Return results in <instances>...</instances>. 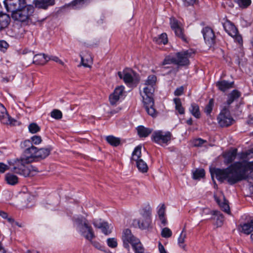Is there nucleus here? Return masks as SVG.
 Wrapping results in <instances>:
<instances>
[{
    "instance_id": "f257e3e1",
    "label": "nucleus",
    "mask_w": 253,
    "mask_h": 253,
    "mask_svg": "<svg viewBox=\"0 0 253 253\" xmlns=\"http://www.w3.org/2000/svg\"><path fill=\"white\" fill-rule=\"evenodd\" d=\"M50 152V149L49 148L38 149L32 145L25 149L22 157L15 161L13 171L25 177L33 175L35 171L34 167L29 163L32 162L35 158H45Z\"/></svg>"
},
{
    "instance_id": "f03ea898",
    "label": "nucleus",
    "mask_w": 253,
    "mask_h": 253,
    "mask_svg": "<svg viewBox=\"0 0 253 253\" xmlns=\"http://www.w3.org/2000/svg\"><path fill=\"white\" fill-rule=\"evenodd\" d=\"M253 170V161L235 162L225 169H216L214 170L216 178L222 182L227 180L231 185L246 179L248 171Z\"/></svg>"
},
{
    "instance_id": "7ed1b4c3",
    "label": "nucleus",
    "mask_w": 253,
    "mask_h": 253,
    "mask_svg": "<svg viewBox=\"0 0 253 253\" xmlns=\"http://www.w3.org/2000/svg\"><path fill=\"white\" fill-rule=\"evenodd\" d=\"M156 79V77L155 75L149 76L143 84V91L141 94L145 110L148 114L153 117H155L157 115V112L154 107V101L153 99L154 85Z\"/></svg>"
},
{
    "instance_id": "20e7f679",
    "label": "nucleus",
    "mask_w": 253,
    "mask_h": 253,
    "mask_svg": "<svg viewBox=\"0 0 253 253\" xmlns=\"http://www.w3.org/2000/svg\"><path fill=\"white\" fill-rule=\"evenodd\" d=\"M122 240L123 246L127 249L128 253H129L130 251L129 244L131 245L135 253H144V249L139 239L135 237L129 229H126L123 231Z\"/></svg>"
},
{
    "instance_id": "39448f33",
    "label": "nucleus",
    "mask_w": 253,
    "mask_h": 253,
    "mask_svg": "<svg viewBox=\"0 0 253 253\" xmlns=\"http://www.w3.org/2000/svg\"><path fill=\"white\" fill-rule=\"evenodd\" d=\"M77 230L86 239L91 241L94 237L93 230L88 220L83 216H77L73 219Z\"/></svg>"
},
{
    "instance_id": "423d86ee",
    "label": "nucleus",
    "mask_w": 253,
    "mask_h": 253,
    "mask_svg": "<svg viewBox=\"0 0 253 253\" xmlns=\"http://www.w3.org/2000/svg\"><path fill=\"white\" fill-rule=\"evenodd\" d=\"M194 52L192 50H187L177 52L175 56L169 55L165 57L162 65L174 64L178 66H186L189 64V58Z\"/></svg>"
},
{
    "instance_id": "0eeeda50",
    "label": "nucleus",
    "mask_w": 253,
    "mask_h": 253,
    "mask_svg": "<svg viewBox=\"0 0 253 253\" xmlns=\"http://www.w3.org/2000/svg\"><path fill=\"white\" fill-rule=\"evenodd\" d=\"M34 11V8L32 5L26 4L24 8H22L21 9L11 14V17L14 20L25 22L29 20Z\"/></svg>"
},
{
    "instance_id": "6e6552de",
    "label": "nucleus",
    "mask_w": 253,
    "mask_h": 253,
    "mask_svg": "<svg viewBox=\"0 0 253 253\" xmlns=\"http://www.w3.org/2000/svg\"><path fill=\"white\" fill-rule=\"evenodd\" d=\"M172 134L169 131L157 130L153 132L152 139L155 143L163 145H167L171 140Z\"/></svg>"
},
{
    "instance_id": "1a4fd4ad",
    "label": "nucleus",
    "mask_w": 253,
    "mask_h": 253,
    "mask_svg": "<svg viewBox=\"0 0 253 253\" xmlns=\"http://www.w3.org/2000/svg\"><path fill=\"white\" fill-rule=\"evenodd\" d=\"M4 6L8 12L14 13L26 6V0H4Z\"/></svg>"
},
{
    "instance_id": "9d476101",
    "label": "nucleus",
    "mask_w": 253,
    "mask_h": 253,
    "mask_svg": "<svg viewBox=\"0 0 253 253\" xmlns=\"http://www.w3.org/2000/svg\"><path fill=\"white\" fill-rule=\"evenodd\" d=\"M217 119L219 125L222 127L228 126L232 125L234 121L229 110L226 108L221 111Z\"/></svg>"
},
{
    "instance_id": "9b49d317",
    "label": "nucleus",
    "mask_w": 253,
    "mask_h": 253,
    "mask_svg": "<svg viewBox=\"0 0 253 253\" xmlns=\"http://www.w3.org/2000/svg\"><path fill=\"white\" fill-rule=\"evenodd\" d=\"M151 210H144L142 217L137 221L139 227L142 229H147L151 227Z\"/></svg>"
},
{
    "instance_id": "f8f14e48",
    "label": "nucleus",
    "mask_w": 253,
    "mask_h": 253,
    "mask_svg": "<svg viewBox=\"0 0 253 253\" xmlns=\"http://www.w3.org/2000/svg\"><path fill=\"white\" fill-rule=\"evenodd\" d=\"M202 33L205 42L211 46L215 42V35L213 30L209 27H205L202 30Z\"/></svg>"
},
{
    "instance_id": "ddd939ff",
    "label": "nucleus",
    "mask_w": 253,
    "mask_h": 253,
    "mask_svg": "<svg viewBox=\"0 0 253 253\" xmlns=\"http://www.w3.org/2000/svg\"><path fill=\"white\" fill-rule=\"evenodd\" d=\"M125 87L123 85L116 87L114 92L110 95L109 99L111 104L113 105L124 96Z\"/></svg>"
},
{
    "instance_id": "4468645a",
    "label": "nucleus",
    "mask_w": 253,
    "mask_h": 253,
    "mask_svg": "<svg viewBox=\"0 0 253 253\" xmlns=\"http://www.w3.org/2000/svg\"><path fill=\"white\" fill-rule=\"evenodd\" d=\"M0 121L6 125H14V122H15L9 117L6 108L1 103H0Z\"/></svg>"
},
{
    "instance_id": "2eb2a0df",
    "label": "nucleus",
    "mask_w": 253,
    "mask_h": 253,
    "mask_svg": "<svg viewBox=\"0 0 253 253\" xmlns=\"http://www.w3.org/2000/svg\"><path fill=\"white\" fill-rule=\"evenodd\" d=\"M118 75L120 79H123L126 84L132 83L134 81V73L131 70H124L122 72H119Z\"/></svg>"
},
{
    "instance_id": "dca6fc26",
    "label": "nucleus",
    "mask_w": 253,
    "mask_h": 253,
    "mask_svg": "<svg viewBox=\"0 0 253 253\" xmlns=\"http://www.w3.org/2000/svg\"><path fill=\"white\" fill-rule=\"evenodd\" d=\"M239 232L249 235L253 231V220L240 224L238 227Z\"/></svg>"
},
{
    "instance_id": "f3484780",
    "label": "nucleus",
    "mask_w": 253,
    "mask_h": 253,
    "mask_svg": "<svg viewBox=\"0 0 253 253\" xmlns=\"http://www.w3.org/2000/svg\"><path fill=\"white\" fill-rule=\"evenodd\" d=\"M214 198L222 210L226 213L229 214L230 212V208L228 203V201L225 199L224 196L223 195L221 196V200H223L222 202H221L220 200H219L216 195L214 196Z\"/></svg>"
},
{
    "instance_id": "a211bd4d",
    "label": "nucleus",
    "mask_w": 253,
    "mask_h": 253,
    "mask_svg": "<svg viewBox=\"0 0 253 253\" xmlns=\"http://www.w3.org/2000/svg\"><path fill=\"white\" fill-rule=\"evenodd\" d=\"M223 26L225 31L231 37L236 35L238 30L235 25H234L231 22L226 21L223 24Z\"/></svg>"
},
{
    "instance_id": "6ab92c4d",
    "label": "nucleus",
    "mask_w": 253,
    "mask_h": 253,
    "mask_svg": "<svg viewBox=\"0 0 253 253\" xmlns=\"http://www.w3.org/2000/svg\"><path fill=\"white\" fill-rule=\"evenodd\" d=\"M93 225L98 228H101L102 232L105 235H108L111 232V226L106 222H94Z\"/></svg>"
},
{
    "instance_id": "aec40b11",
    "label": "nucleus",
    "mask_w": 253,
    "mask_h": 253,
    "mask_svg": "<svg viewBox=\"0 0 253 253\" xmlns=\"http://www.w3.org/2000/svg\"><path fill=\"white\" fill-rule=\"evenodd\" d=\"M34 3L37 8L46 9L54 4V0H35Z\"/></svg>"
},
{
    "instance_id": "412c9836",
    "label": "nucleus",
    "mask_w": 253,
    "mask_h": 253,
    "mask_svg": "<svg viewBox=\"0 0 253 253\" xmlns=\"http://www.w3.org/2000/svg\"><path fill=\"white\" fill-rule=\"evenodd\" d=\"M50 59V57L44 54H36L34 57L33 62L36 64L43 65Z\"/></svg>"
},
{
    "instance_id": "4be33fe9",
    "label": "nucleus",
    "mask_w": 253,
    "mask_h": 253,
    "mask_svg": "<svg viewBox=\"0 0 253 253\" xmlns=\"http://www.w3.org/2000/svg\"><path fill=\"white\" fill-rule=\"evenodd\" d=\"M10 22V18L8 14L0 13V31L8 27Z\"/></svg>"
},
{
    "instance_id": "5701e85b",
    "label": "nucleus",
    "mask_w": 253,
    "mask_h": 253,
    "mask_svg": "<svg viewBox=\"0 0 253 253\" xmlns=\"http://www.w3.org/2000/svg\"><path fill=\"white\" fill-rule=\"evenodd\" d=\"M237 155V149H234L224 155L225 163L227 164L233 162Z\"/></svg>"
},
{
    "instance_id": "b1692460",
    "label": "nucleus",
    "mask_w": 253,
    "mask_h": 253,
    "mask_svg": "<svg viewBox=\"0 0 253 253\" xmlns=\"http://www.w3.org/2000/svg\"><path fill=\"white\" fill-rule=\"evenodd\" d=\"M233 82L229 83L226 81H218L216 83V86L218 89L224 91L233 87Z\"/></svg>"
},
{
    "instance_id": "393cba45",
    "label": "nucleus",
    "mask_w": 253,
    "mask_h": 253,
    "mask_svg": "<svg viewBox=\"0 0 253 253\" xmlns=\"http://www.w3.org/2000/svg\"><path fill=\"white\" fill-rule=\"evenodd\" d=\"M141 156V146L138 145L135 148L132 153L131 162L133 163L134 162L138 161L140 160Z\"/></svg>"
},
{
    "instance_id": "a878e982",
    "label": "nucleus",
    "mask_w": 253,
    "mask_h": 253,
    "mask_svg": "<svg viewBox=\"0 0 253 253\" xmlns=\"http://www.w3.org/2000/svg\"><path fill=\"white\" fill-rule=\"evenodd\" d=\"M138 134L141 137L148 136L152 131V129L143 126H139L137 128Z\"/></svg>"
},
{
    "instance_id": "bb28decb",
    "label": "nucleus",
    "mask_w": 253,
    "mask_h": 253,
    "mask_svg": "<svg viewBox=\"0 0 253 253\" xmlns=\"http://www.w3.org/2000/svg\"><path fill=\"white\" fill-rule=\"evenodd\" d=\"M7 183L10 185H14L18 183V178L13 174L8 173L5 176Z\"/></svg>"
},
{
    "instance_id": "cd10ccee",
    "label": "nucleus",
    "mask_w": 253,
    "mask_h": 253,
    "mask_svg": "<svg viewBox=\"0 0 253 253\" xmlns=\"http://www.w3.org/2000/svg\"><path fill=\"white\" fill-rule=\"evenodd\" d=\"M173 102L175 104V109L179 114H184L185 113V109L182 105L181 100L179 98H175L173 99Z\"/></svg>"
},
{
    "instance_id": "c85d7f7f",
    "label": "nucleus",
    "mask_w": 253,
    "mask_h": 253,
    "mask_svg": "<svg viewBox=\"0 0 253 253\" xmlns=\"http://www.w3.org/2000/svg\"><path fill=\"white\" fill-rule=\"evenodd\" d=\"M135 162L136 163L137 168L140 172L145 173L148 171V167L147 164L142 159H140Z\"/></svg>"
},
{
    "instance_id": "c756f323",
    "label": "nucleus",
    "mask_w": 253,
    "mask_h": 253,
    "mask_svg": "<svg viewBox=\"0 0 253 253\" xmlns=\"http://www.w3.org/2000/svg\"><path fill=\"white\" fill-rule=\"evenodd\" d=\"M187 234L184 229H183L181 234L179 235V237L178 239V244L179 246L183 249V250H185L186 245L184 244L185 240L186 238Z\"/></svg>"
},
{
    "instance_id": "7c9ffc66",
    "label": "nucleus",
    "mask_w": 253,
    "mask_h": 253,
    "mask_svg": "<svg viewBox=\"0 0 253 253\" xmlns=\"http://www.w3.org/2000/svg\"><path fill=\"white\" fill-rule=\"evenodd\" d=\"M191 113L196 118L200 117V113L198 105L195 103H192L189 108Z\"/></svg>"
},
{
    "instance_id": "2f4dec72",
    "label": "nucleus",
    "mask_w": 253,
    "mask_h": 253,
    "mask_svg": "<svg viewBox=\"0 0 253 253\" xmlns=\"http://www.w3.org/2000/svg\"><path fill=\"white\" fill-rule=\"evenodd\" d=\"M240 93L236 90H233L229 95L227 103L228 105L231 104L235 99L240 96Z\"/></svg>"
},
{
    "instance_id": "473e14b6",
    "label": "nucleus",
    "mask_w": 253,
    "mask_h": 253,
    "mask_svg": "<svg viewBox=\"0 0 253 253\" xmlns=\"http://www.w3.org/2000/svg\"><path fill=\"white\" fill-rule=\"evenodd\" d=\"M106 140L110 144L114 146H117L120 144V139L112 135L107 136Z\"/></svg>"
},
{
    "instance_id": "72a5a7b5",
    "label": "nucleus",
    "mask_w": 253,
    "mask_h": 253,
    "mask_svg": "<svg viewBox=\"0 0 253 253\" xmlns=\"http://www.w3.org/2000/svg\"><path fill=\"white\" fill-rule=\"evenodd\" d=\"M154 40L158 44H165L168 42L167 35L166 33H163L158 37H155Z\"/></svg>"
},
{
    "instance_id": "f704fd0d",
    "label": "nucleus",
    "mask_w": 253,
    "mask_h": 253,
    "mask_svg": "<svg viewBox=\"0 0 253 253\" xmlns=\"http://www.w3.org/2000/svg\"><path fill=\"white\" fill-rule=\"evenodd\" d=\"M214 106V100L212 98L209 100L207 105L205 106L204 112L207 115H210Z\"/></svg>"
},
{
    "instance_id": "c9c22d12",
    "label": "nucleus",
    "mask_w": 253,
    "mask_h": 253,
    "mask_svg": "<svg viewBox=\"0 0 253 253\" xmlns=\"http://www.w3.org/2000/svg\"><path fill=\"white\" fill-rule=\"evenodd\" d=\"M205 171L203 169H196L193 174V177L195 179H198L204 177Z\"/></svg>"
},
{
    "instance_id": "e433bc0d",
    "label": "nucleus",
    "mask_w": 253,
    "mask_h": 253,
    "mask_svg": "<svg viewBox=\"0 0 253 253\" xmlns=\"http://www.w3.org/2000/svg\"><path fill=\"white\" fill-rule=\"evenodd\" d=\"M212 214L217 216V223L219 225H221L222 224L224 220L223 215L220 213V211H212Z\"/></svg>"
},
{
    "instance_id": "4c0bfd02",
    "label": "nucleus",
    "mask_w": 253,
    "mask_h": 253,
    "mask_svg": "<svg viewBox=\"0 0 253 253\" xmlns=\"http://www.w3.org/2000/svg\"><path fill=\"white\" fill-rule=\"evenodd\" d=\"M29 131L32 133H36L40 130V126L36 123H32L28 126Z\"/></svg>"
},
{
    "instance_id": "58836bf2",
    "label": "nucleus",
    "mask_w": 253,
    "mask_h": 253,
    "mask_svg": "<svg viewBox=\"0 0 253 253\" xmlns=\"http://www.w3.org/2000/svg\"><path fill=\"white\" fill-rule=\"evenodd\" d=\"M161 235L164 238H169L172 235V232L169 228L165 227L162 229Z\"/></svg>"
},
{
    "instance_id": "ea45409f",
    "label": "nucleus",
    "mask_w": 253,
    "mask_h": 253,
    "mask_svg": "<svg viewBox=\"0 0 253 253\" xmlns=\"http://www.w3.org/2000/svg\"><path fill=\"white\" fill-rule=\"evenodd\" d=\"M51 117L55 119H60L62 117V113L60 111L55 109L51 112Z\"/></svg>"
},
{
    "instance_id": "a19ab883",
    "label": "nucleus",
    "mask_w": 253,
    "mask_h": 253,
    "mask_svg": "<svg viewBox=\"0 0 253 253\" xmlns=\"http://www.w3.org/2000/svg\"><path fill=\"white\" fill-rule=\"evenodd\" d=\"M174 31L176 36L181 38L183 41H186V38L183 34V30L181 27L176 29Z\"/></svg>"
},
{
    "instance_id": "79ce46f5",
    "label": "nucleus",
    "mask_w": 253,
    "mask_h": 253,
    "mask_svg": "<svg viewBox=\"0 0 253 253\" xmlns=\"http://www.w3.org/2000/svg\"><path fill=\"white\" fill-rule=\"evenodd\" d=\"M170 24L171 28L173 31L181 27L178 21L174 18H170Z\"/></svg>"
},
{
    "instance_id": "37998d69",
    "label": "nucleus",
    "mask_w": 253,
    "mask_h": 253,
    "mask_svg": "<svg viewBox=\"0 0 253 253\" xmlns=\"http://www.w3.org/2000/svg\"><path fill=\"white\" fill-rule=\"evenodd\" d=\"M32 144L39 145L42 142V137L39 135H34L31 138Z\"/></svg>"
},
{
    "instance_id": "c03bdc74",
    "label": "nucleus",
    "mask_w": 253,
    "mask_h": 253,
    "mask_svg": "<svg viewBox=\"0 0 253 253\" xmlns=\"http://www.w3.org/2000/svg\"><path fill=\"white\" fill-rule=\"evenodd\" d=\"M107 242L108 246L112 248H116L118 245L117 240L115 238H109Z\"/></svg>"
},
{
    "instance_id": "a18cd8bd",
    "label": "nucleus",
    "mask_w": 253,
    "mask_h": 253,
    "mask_svg": "<svg viewBox=\"0 0 253 253\" xmlns=\"http://www.w3.org/2000/svg\"><path fill=\"white\" fill-rule=\"evenodd\" d=\"M239 5L241 7H247L250 5L251 0H237Z\"/></svg>"
},
{
    "instance_id": "49530a36",
    "label": "nucleus",
    "mask_w": 253,
    "mask_h": 253,
    "mask_svg": "<svg viewBox=\"0 0 253 253\" xmlns=\"http://www.w3.org/2000/svg\"><path fill=\"white\" fill-rule=\"evenodd\" d=\"M81 57L82 65L85 67H89L90 66L89 64L92 63L91 58L90 57L89 59H86L85 61L82 56L81 55Z\"/></svg>"
},
{
    "instance_id": "de8ad7c7",
    "label": "nucleus",
    "mask_w": 253,
    "mask_h": 253,
    "mask_svg": "<svg viewBox=\"0 0 253 253\" xmlns=\"http://www.w3.org/2000/svg\"><path fill=\"white\" fill-rule=\"evenodd\" d=\"M250 155V152L248 150L246 151L238 153L237 156H238L239 158L240 159H247Z\"/></svg>"
},
{
    "instance_id": "09e8293b",
    "label": "nucleus",
    "mask_w": 253,
    "mask_h": 253,
    "mask_svg": "<svg viewBox=\"0 0 253 253\" xmlns=\"http://www.w3.org/2000/svg\"><path fill=\"white\" fill-rule=\"evenodd\" d=\"M165 209H166V207H165V205L162 204L160 206V207L158 211V214L159 217L165 216Z\"/></svg>"
},
{
    "instance_id": "8fccbe9b",
    "label": "nucleus",
    "mask_w": 253,
    "mask_h": 253,
    "mask_svg": "<svg viewBox=\"0 0 253 253\" xmlns=\"http://www.w3.org/2000/svg\"><path fill=\"white\" fill-rule=\"evenodd\" d=\"M205 142V140L201 138H198L194 140L193 144L195 146L199 147L203 145Z\"/></svg>"
},
{
    "instance_id": "3c124183",
    "label": "nucleus",
    "mask_w": 253,
    "mask_h": 253,
    "mask_svg": "<svg viewBox=\"0 0 253 253\" xmlns=\"http://www.w3.org/2000/svg\"><path fill=\"white\" fill-rule=\"evenodd\" d=\"M8 46V43L4 41H0V50L4 51Z\"/></svg>"
},
{
    "instance_id": "603ef678",
    "label": "nucleus",
    "mask_w": 253,
    "mask_h": 253,
    "mask_svg": "<svg viewBox=\"0 0 253 253\" xmlns=\"http://www.w3.org/2000/svg\"><path fill=\"white\" fill-rule=\"evenodd\" d=\"M85 0H75L72 2L73 6L76 7H79L81 5L84 4Z\"/></svg>"
},
{
    "instance_id": "864d4df0",
    "label": "nucleus",
    "mask_w": 253,
    "mask_h": 253,
    "mask_svg": "<svg viewBox=\"0 0 253 253\" xmlns=\"http://www.w3.org/2000/svg\"><path fill=\"white\" fill-rule=\"evenodd\" d=\"M8 169L9 167L7 165L2 163H0V173H4Z\"/></svg>"
},
{
    "instance_id": "5fc2aeb1",
    "label": "nucleus",
    "mask_w": 253,
    "mask_h": 253,
    "mask_svg": "<svg viewBox=\"0 0 253 253\" xmlns=\"http://www.w3.org/2000/svg\"><path fill=\"white\" fill-rule=\"evenodd\" d=\"M183 87L180 86L176 89V90L174 91V94L175 96H180L183 93Z\"/></svg>"
},
{
    "instance_id": "6e6d98bb",
    "label": "nucleus",
    "mask_w": 253,
    "mask_h": 253,
    "mask_svg": "<svg viewBox=\"0 0 253 253\" xmlns=\"http://www.w3.org/2000/svg\"><path fill=\"white\" fill-rule=\"evenodd\" d=\"M184 4L186 6L192 5L196 1V0H182Z\"/></svg>"
},
{
    "instance_id": "4d7b16f0",
    "label": "nucleus",
    "mask_w": 253,
    "mask_h": 253,
    "mask_svg": "<svg viewBox=\"0 0 253 253\" xmlns=\"http://www.w3.org/2000/svg\"><path fill=\"white\" fill-rule=\"evenodd\" d=\"M232 37L234 38L235 40L240 44L242 43V38L241 36L238 34V32H237V33L236 34V35L235 36H232Z\"/></svg>"
},
{
    "instance_id": "13d9d810",
    "label": "nucleus",
    "mask_w": 253,
    "mask_h": 253,
    "mask_svg": "<svg viewBox=\"0 0 253 253\" xmlns=\"http://www.w3.org/2000/svg\"><path fill=\"white\" fill-rule=\"evenodd\" d=\"M161 223L163 226H165L167 223V220L165 216L159 217Z\"/></svg>"
},
{
    "instance_id": "bf43d9fd",
    "label": "nucleus",
    "mask_w": 253,
    "mask_h": 253,
    "mask_svg": "<svg viewBox=\"0 0 253 253\" xmlns=\"http://www.w3.org/2000/svg\"><path fill=\"white\" fill-rule=\"evenodd\" d=\"M159 249L160 251V253H166L165 248L164 246L162 245L161 243H159Z\"/></svg>"
},
{
    "instance_id": "052dcab7",
    "label": "nucleus",
    "mask_w": 253,
    "mask_h": 253,
    "mask_svg": "<svg viewBox=\"0 0 253 253\" xmlns=\"http://www.w3.org/2000/svg\"><path fill=\"white\" fill-rule=\"evenodd\" d=\"M0 216L4 219H6L7 217H8L7 213L1 211H0Z\"/></svg>"
},
{
    "instance_id": "680f3d73",
    "label": "nucleus",
    "mask_w": 253,
    "mask_h": 253,
    "mask_svg": "<svg viewBox=\"0 0 253 253\" xmlns=\"http://www.w3.org/2000/svg\"><path fill=\"white\" fill-rule=\"evenodd\" d=\"M6 250L2 244L0 242V253H6Z\"/></svg>"
},
{
    "instance_id": "e2e57ef3",
    "label": "nucleus",
    "mask_w": 253,
    "mask_h": 253,
    "mask_svg": "<svg viewBox=\"0 0 253 253\" xmlns=\"http://www.w3.org/2000/svg\"><path fill=\"white\" fill-rule=\"evenodd\" d=\"M50 60H52L56 62H58L60 60V59L57 56H52L51 57H50Z\"/></svg>"
},
{
    "instance_id": "0e129e2a",
    "label": "nucleus",
    "mask_w": 253,
    "mask_h": 253,
    "mask_svg": "<svg viewBox=\"0 0 253 253\" xmlns=\"http://www.w3.org/2000/svg\"><path fill=\"white\" fill-rule=\"evenodd\" d=\"M6 219H7V221L11 224V225H13V223L14 222V220L13 218H12V217H7Z\"/></svg>"
},
{
    "instance_id": "69168bd1",
    "label": "nucleus",
    "mask_w": 253,
    "mask_h": 253,
    "mask_svg": "<svg viewBox=\"0 0 253 253\" xmlns=\"http://www.w3.org/2000/svg\"><path fill=\"white\" fill-rule=\"evenodd\" d=\"M212 211H211L209 209H207V208H206V209H203V213H205V214H208L209 213H211V214H212Z\"/></svg>"
},
{
    "instance_id": "338daca9",
    "label": "nucleus",
    "mask_w": 253,
    "mask_h": 253,
    "mask_svg": "<svg viewBox=\"0 0 253 253\" xmlns=\"http://www.w3.org/2000/svg\"><path fill=\"white\" fill-rule=\"evenodd\" d=\"M15 225H17V226H19L20 227H23V225H22V224H20L18 222H16V221H14V222L13 223L12 226H15Z\"/></svg>"
},
{
    "instance_id": "774afa93",
    "label": "nucleus",
    "mask_w": 253,
    "mask_h": 253,
    "mask_svg": "<svg viewBox=\"0 0 253 253\" xmlns=\"http://www.w3.org/2000/svg\"><path fill=\"white\" fill-rule=\"evenodd\" d=\"M192 119L191 118L189 119V120H188L187 121V124H188L189 125H191L192 124Z\"/></svg>"
}]
</instances>
